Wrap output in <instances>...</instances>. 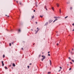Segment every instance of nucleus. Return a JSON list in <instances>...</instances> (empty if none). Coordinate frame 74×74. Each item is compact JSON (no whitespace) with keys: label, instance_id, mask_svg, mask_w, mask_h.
<instances>
[{"label":"nucleus","instance_id":"nucleus-1","mask_svg":"<svg viewBox=\"0 0 74 74\" xmlns=\"http://www.w3.org/2000/svg\"><path fill=\"white\" fill-rule=\"evenodd\" d=\"M49 61H50V66H51V65L52 64V62H51V60H50Z\"/></svg>","mask_w":74,"mask_h":74},{"label":"nucleus","instance_id":"nucleus-2","mask_svg":"<svg viewBox=\"0 0 74 74\" xmlns=\"http://www.w3.org/2000/svg\"><path fill=\"white\" fill-rule=\"evenodd\" d=\"M45 8L47 11V6L45 5Z\"/></svg>","mask_w":74,"mask_h":74},{"label":"nucleus","instance_id":"nucleus-3","mask_svg":"<svg viewBox=\"0 0 74 74\" xmlns=\"http://www.w3.org/2000/svg\"><path fill=\"white\" fill-rule=\"evenodd\" d=\"M39 30V29L38 30H37L36 31L35 34H37V33L38 32V31Z\"/></svg>","mask_w":74,"mask_h":74},{"label":"nucleus","instance_id":"nucleus-4","mask_svg":"<svg viewBox=\"0 0 74 74\" xmlns=\"http://www.w3.org/2000/svg\"><path fill=\"white\" fill-rule=\"evenodd\" d=\"M53 20H50L49 21V23H51V22H52V21Z\"/></svg>","mask_w":74,"mask_h":74},{"label":"nucleus","instance_id":"nucleus-5","mask_svg":"<svg viewBox=\"0 0 74 74\" xmlns=\"http://www.w3.org/2000/svg\"><path fill=\"white\" fill-rule=\"evenodd\" d=\"M48 22L46 23L45 25V26H46V25H48Z\"/></svg>","mask_w":74,"mask_h":74},{"label":"nucleus","instance_id":"nucleus-6","mask_svg":"<svg viewBox=\"0 0 74 74\" xmlns=\"http://www.w3.org/2000/svg\"><path fill=\"white\" fill-rule=\"evenodd\" d=\"M59 12H60V14H61V9H59Z\"/></svg>","mask_w":74,"mask_h":74},{"label":"nucleus","instance_id":"nucleus-7","mask_svg":"<svg viewBox=\"0 0 74 74\" xmlns=\"http://www.w3.org/2000/svg\"><path fill=\"white\" fill-rule=\"evenodd\" d=\"M57 5L58 7H59V4L58 3L57 4Z\"/></svg>","mask_w":74,"mask_h":74},{"label":"nucleus","instance_id":"nucleus-8","mask_svg":"<svg viewBox=\"0 0 74 74\" xmlns=\"http://www.w3.org/2000/svg\"><path fill=\"white\" fill-rule=\"evenodd\" d=\"M45 56H44L43 58H42V60H44V59H45Z\"/></svg>","mask_w":74,"mask_h":74},{"label":"nucleus","instance_id":"nucleus-9","mask_svg":"<svg viewBox=\"0 0 74 74\" xmlns=\"http://www.w3.org/2000/svg\"><path fill=\"white\" fill-rule=\"evenodd\" d=\"M12 65L14 67H15V64L14 63H13Z\"/></svg>","mask_w":74,"mask_h":74},{"label":"nucleus","instance_id":"nucleus-10","mask_svg":"<svg viewBox=\"0 0 74 74\" xmlns=\"http://www.w3.org/2000/svg\"><path fill=\"white\" fill-rule=\"evenodd\" d=\"M58 21V19H56L54 21H53V22H55V21Z\"/></svg>","mask_w":74,"mask_h":74},{"label":"nucleus","instance_id":"nucleus-11","mask_svg":"<svg viewBox=\"0 0 74 74\" xmlns=\"http://www.w3.org/2000/svg\"><path fill=\"white\" fill-rule=\"evenodd\" d=\"M52 10H53V11H54V8H53V7H52L51 8Z\"/></svg>","mask_w":74,"mask_h":74},{"label":"nucleus","instance_id":"nucleus-12","mask_svg":"<svg viewBox=\"0 0 74 74\" xmlns=\"http://www.w3.org/2000/svg\"><path fill=\"white\" fill-rule=\"evenodd\" d=\"M58 18L56 16H54V18H55V19H57Z\"/></svg>","mask_w":74,"mask_h":74},{"label":"nucleus","instance_id":"nucleus-13","mask_svg":"<svg viewBox=\"0 0 74 74\" xmlns=\"http://www.w3.org/2000/svg\"><path fill=\"white\" fill-rule=\"evenodd\" d=\"M35 5L36 7H38V5H37V4L36 3Z\"/></svg>","mask_w":74,"mask_h":74},{"label":"nucleus","instance_id":"nucleus-14","mask_svg":"<svg viewBox=\"0 0 74 74\" xmlns=\"http://www.w3.org/2000/svg\"><path fill=\"white\" fill-rule=\"evenodd\" d=\"M34 18V15H33V16L32 17V18Z\"/></svg>","mask_w":74,"mask_h":74},{"label":"nucleus","instance_id":"nucleus-15","mask_svg":"<svg viewBox=\"0 0 74 74\" xmlns=\"http://www.w3.org/2000/svg\"><path fill=\"white\" fill-rule=\"evenodd\" d=\"M3 58H5V55H3Z\"/></svg>","mask_w":74,"mask_h":74},{"label":"nucleus","instance_id":"nucleus-16","mask_svg":"<svg viewBox=\"0 0 74 74\" xmlns=\"http://www.w3.org/2000/svg\"><path fill=\"white\" fill-rule=\"evenodd\" d=\"M48 74H51V72H49L48 73Z\"/></svg>","mask_w":74,"mask_h":74},{"label":"nucleus","instance_id":"nucleus-17","mask_svg":"<svg viewBox=\"0 0 74 74\" xmlns=\"http://www.w3.org/2000/svg\"><path fill=\"white\" fill-rule=\"evenodd\" d=\"M70 10H71L73 9V8L72 7H71L70 8Z\"/></svg>","mask_w":74,"mask_h":74},{"label":"nucleus","instance_id":"nucleus-18","mask_svg":"<svg viewBox=\"0 0 74 74\" xmlns=\"http://www.w3.org/2000/svg\"><path fill=\"white\" fill-rule=\"evenodd\" d=\"M71 61L73 62V63H74V60H71Z\"/></svg>","mask_w":74,"mask_h":74},{"label":"nucleus","instance_id":"nucleus-19","mask_svg":"<svg viewBox=\"0 0 74 74\" xmlns=\"http://www.w3.org/2000/svg\"><path fill=\"white\" fill-rule=\"evenodd\" d=\"M18 32H21V29H19L18 30Z\"/></svg>","mask_w":74,"mask_h":74},{"label":"nucleus","instance_id":"nucleus-20","mask_svg":"<svg viewBox=\"0 0 74 74\" xmlns=\"http://www.w3.org/2000/svg\"><path fill=\"white\" fill-rule=\"evenodd\" d=\"M9 45L10 46H11V43H10L9 44Z\"/></svg>","mask_w":74,"mask_h":74},{"label":"nucleus","instance_id":"nucleus-21","mask_svg":"<svg viewBox=\"0 0 74 74\" xmlns=\"http://www.w3.org/2000/svg\"><path fill=\"white\" fill-rule=\"evenodd\" d=\"M2 64V66H4V64L3 63Z\"/></svg>","mask_w":74,"mask_h":74},{"label":"nucleus","instance_id":"nucleus-22","mask_svg":"<svg viewBox=\"0 0 74 74\" xmlns=\"http://www.w3.org/2000/svg\"><path fill=\"white\" fill-rule=\"evenodd\" d=\"M71 54H73V52H72V51H71Z\"/></svg>","mask_w":74,"mask_h":74},{"label":"nucleus","instance_id":"nucleus-23","mask_svg":"<svg viewBox=\"0 0 74 74\" xmlns=\"http://www.w3.org/2000/svg\"><path fill=\"white\" fill-rule=\"evenodd\" d=\"M40 17L41 18H42V17H43V16H41V15H40Z\"/></svg>","mask_w":74,"mask_h":74},{"label":"nucleus","instance_id":"nucleus-24","mask_svg":"<svg viewBox=\"0 0 74 74\" xmlns=\"http://www.w3.org/2000/svg\"><path fill=\"white\" fill-rule=\"evenodd\" d=\"M67 17H68V16H66L65 17V18H67Z\"/></svg>","mask_w":74,"mask_h":74},{"label":"nucleus","instance_id":"nucleus-25","mask_svg":"<svg viewBox=\"0 0 74 74\" xmlns=\"http://www.w3.org/2000/svg\"><path fill=\"white\" fill-rule=\"evenodd\" d=\"M8 69V68H7V67H6V66H5V69Z\"/></svg>","mask_w":74,"mask_h":74},{"label":"nucleus","instance_id":"nucleus-26","mask_svg":"<svg viewBox=\"0 0 74 74\" xmlns=\"http://www.w3.org/2000/svg\"><path fill=\"white\" fill-rule=\"evenodd\" d=\"M60 69H62V67H61V66H60Z\"/></svg>","mask_w":74,"mask_h":74},{"label":"nucleus","instance_id":"nucleus-27","mask_svg":"<svg viewBox=\"0 0 74 74\" xmlns=\"http://www.w3.org/2000/svg\"><path fill=\"white\" fill-rule=\"evenodd\" d=\"M3 62H3V61H2V64H3Z\"/></svg>","mask_w":74,"mask_h":74},{"label":"nucleus","instance_id":"nucleus-28","mask_svg":"<svg viewBox=\"0 0 74 74\" xmlns=\"http://www.w3.org/2000/svg\"><path fill=\"white\" fill-rule=\"evenodd\" d=\"M71 70V68H70L69 69V70Z\"/></svg>","mask_w":74,"mask_h":74},{"label":"nucleus","instance_id":"nucleus-29","mask_svg":"<svg viewBox=\"0 0 74 74\" xmlns=\"http://www.w3.org/2000/svg\"><path fill=\"white\" fill-rule=\"evenodd\" d=\"M48 56H51V55H50V54H48Z\"/></svg>","mask_w":74,"mask_h":74},{"label":"nucleus","instance_id":"nucleus-30","mask_svg":"<svg viewBox=\"0 0 74 74\" xmlns=\"http://www.w3.org/2000/svg\"><path fill=\"white\" fill-rule=\"evenodd\" d=\"M14 42H12V44H14Z\"/></svg>","mask_w":74,"mask_h":74},{"label":"nucleus","instance_id":"nucleus-31","mask_svg":"<svg viewBox=\"0 0 74 74\" xmlns=\"http://www.w3.org/2000/svg\"><path fill=\"white\" fill-rule=\"evenodd\" d=\"M27 67H28V69H29V66H27Z\"/></svg>","mask_w":74,"mask_h":74},{"label":"nucleus","instance_id":"nucleus-32","mask_svg":"<svg viewBox=\"0 0 74 74\" xmlns=\"http://www.w3.org/2000/svg\"><path fill=\"white\" fill-rule=\"evenodd\" d=\"M72 25H73V26H74V23H73V24H72Z\"/></svg>","mask_w":74,"mask_h":74},{"label":"nucleus","instance_id":"nucleus-33","mask_svg":"<svg viewBox=\"0 0 74 74\" xmlns=\"http://www.w3.org/2000/svg\"><path fill=\"white\" fill-rule=\"evenodd\" d=\"M37 29L38 30H39V29H38V27L37 28Z\"/></svg>","mask_w":74,"mask_h":74},{"label":"nucleus","instance_id":"nucleus-34","mask_svg":"<svg viewBox=\"0 0 74 74\" xmlns=\"http://www.w3.org/2000/svg\"><path fill=\"white\" fill-rule=\"evenodd\" d=\"M40 56H41V55H39V57H40Z\"/></svg>","mask_w":74,"mask_h":74},{"label":"nucleus","instance_id":"nucleus-35","mask_svg":"<svg viewBox=\"0 0 74 74\" xmlns=\"http://www.w3.org/2000/svg\"><path fill=\"white\" fill-rule=\"evenodd\" d=\"M69 58L70 59V60H71V58H70V57H69Z\"/></svg>","mask_w":74,"mask_h":74},{"label":"nucleus","instance_id":"nucleus-36","mask_svg":"<svg viewBox=\"0 0 74 74\" xmlns=\"http://www.w3.org/2000/svg\"><path fill=\"white\" fill-rule=\"evenodd\" d=\"M61 71V69H60L59 71H59Z\"/></svg>","mask_w":74,"mask_h":74},{"label":"nucleus","instance_id":"nucleus-37","mask_svg":"<svg viewBox=\"0 0 74 74\" xmlns=\"http://www.w3.org/2000/svg\"><path fill=\"white\" fill-rule=\"evenodd\" d=\"M35 23H36V24H37V22H35Z\"/></svg>","mask_w":74,"mask_h":74},{"label":"nucleus","instance_id":"nucleus-38","mask_svg":"<svg viewBox=\"0 0 74 74\" xmlns=\"http://www.w3.org/2000/svg\"><path fill=\"white\" fill-rule=\"evenodd\" d=\"M36 11V10H34V12H35Z\"/></svg>","mask_w":74,"mask_h":74},{"label":"nucleus","instance_id":"nucleus-39","mask_svg":"<svg viewBox=\"0 0 74 74\" xmlns=\"http://www.w3.org/2000/svg\"><path fill=\"white\" fill-rule=\"evenodd\" d=\"M57 45H59V44L57 43Z\"/></svg>","mask_w":74,"mask_h":74},{"label":"nucleus","instance_id":"nucleus-40","mask_svg":"<svg viewBox=\"0 0 74 74\" xmlns=\"http://www.w3.org/2000/svg\"><path fill=\"white\" fill-rule=\"evenodd\" d=\"M48 53H50V51H49L48 52Z\"/></svg>","mask_w":74,"mask_h":74},{"label":"nucleus","instance_id":"nucleus-41","mask_svg":"<svg viewBox=\"0 0 74 74\" xmlns=\"http://www.w3.org/2000/svg\"><path fill=\"white\" fill-rule=\"evenodd\" d=\"M70 63L71 64H73V63H72L71 62H70Z\"/></svg>","mask_w":74,"mask_h":74},{"label":"nucleus","instance_id":"nucleus-42","mask_svg":"<svg viewBox=\"0 0 74 74\" xmlns=\"http://www.w3.org/2000/svg\"><path fill=\"white\" fill-rule=\"evenodd\" d=\"M22 49V50H23V48H21Z\"/></svg>","mask_w":74,"mask_h":74},{"label":"nucleus","instance_id":"nucleus-43","mask_svg":"<svg viewBox=\"0 0 74 74\" xmlns=\"http://www.w3.org/2000/svg\"><path fill=\"white\" fill-rule=\"evenodd\" d=\"M72 51H74V49H72Z\"/></svg>","mask_w":74,"mask_h":74},{"label":"nucleus","instance_id":"nucleus-44","mask_svg":"<svg viewBox=\"0 0 74 74\" xmlns=\"http://www.w3.org/2000/svg\"><path fill=\"white\" fill-rule=\"evenodd\" d=\"M30 64V65H32V63H30V64Z\"/></svg>","mask_w":74,"mask_h":74},{"label":"nucleus","instance_id":"nucleus-45","mask_svg":"<svg viewBox=\"0 0 74 74\" xmlns=\"http://www.w3.org/2000/svg\"><path fill=\"white\" fill-rule=\"evenodd\" d=\"M8 17H9V16H8L7 18H8Z\"/></svg>","mask_w":74,"mask_h":74},{"label":"nucleus","instance_id":"nucleus-46","mask_svg":"<svg viewBox=\"0 0 74 74\" xmlns=\"http://www.w3.org/2000/svg\"><path fill=\"white\" fill-rule=\"evenodd\" d=\"M42 60V61H43V60Z\"/></svg>","mask_w":74,"mask_h":74},{"label":"nucleus","instance_id":"nucleus-47","mask_svg":"<svg viewBox=\"0 0 74 74\" xmlns=\"http://www.w3.org/2000/svg\"><path fill=\"white\" fill-rule=\"evenodd\" d=\"M73 31H74V29L73 30Z\"/></svg>","mask_w":74,"mask_h":74},{"label":"nucleus","instance_id":"nucleus-48","mask_svg":"<svg viewBox=\"0 0 74 74\" xmlns=\"http://www.w3.org/2000/svg\"><path fill=\"white\" fill-rule=\"evenodd\" d=\"M67 66H69V64H67Z\"/></svg>","mask_w":74,"mask_h":74},{"label":"nucleus","instance_id":"nucleus-49","mask_svg":"<svg viewBox=\"0 0 74 74\" xmlns=\"http://www.w3.org/2000/svg\"><path fill=\"white\" fill-rule=\"evenodd\" d=\"M18 1H16V3H18Z\"/></svg>","mask_w":74,"mask_h":74},{"label":"nucleus","instance_id":"nucleus-50","mask_svg":"<svg viewBox=\"0 0 74 74\" xmlns=\"http://www.w3.org/2000/svg\"><path fill=\"white\" fill-rule=\"evenodd\" d=\"M20 4H21V3H20Z\"/></svg>","mask_w":74,"mask_h":74},{"label":"nucleus","instance_id":"nucleus-51","mask_svg":"<svg viewBox=\"0 0 74 74\" xmlns=\"http://www.w3.org/2000/svg\"><path fill=\"white\" fill-rule=\"evenodd\" d=\"M5 15V16H7V15Z\"/></svg>","mask_w":74,"mask_h":74},{"label":"nucleus","instance_id":"nucleus-52","mask_svg":"<svg viewBox=\"0 0 74 74\" xmlns=\"http://www.w3.org/2000/svg\"><path fill=\"white\" fill-rule=\"evenodd\" d=\"M70 50H69V52H70Z\"/></svg>","mask_w":74,"mask_h":74},{"label":"nucleus","instance_id":"nucleus-53","mask_svg":"<svg viewBox=\"0 0 74 74\" xmlns=\"http://www.w3.org/2000/svg\"><path fill=\"white\" fill-rule=\"evenodd\" d=\"M43 53H44L43 52V53H42V54H43Z\"/></svg>","mask_w":74,"mask_h":74},{"label":"nucleus","instance_id":"nucleus-54","mask_svg":"<svg viewBox=\"0 0 74 74\" xmlns=\"http://www.w3.org/2000/svg\"><path fill=\"white\" fill-rule=\"evenodd\" d=\"M33 45H34V43Z\"/></svg>","mask_w":74,"mask_h":74},{"label":"nucleus","instance_id":"nucleus-55","mask_svg":"<svg viewBox=\"0 0 74 74\" xmlns=\"http://www.w3.org/2000/svg\"><path fill=\"white\" fill-rule=\"evenodd\" d=\"M31 30H32V31H33V29H31Z\"/></svg>","mask_w":74,"mask_h":74},{"label":"nucleus","instance_id":"nucleus-56","mask_svg":"<svg viewBox=\"0 0 74 74\" xmlns=\"http://www.w3.org/2000/svg\"><path fill=\"white\" fill-rule=\"evenodd\" d=\"M36 30H35V32H36Z\"/></svg>","mask_w":74,"mask_h":74},{"label":"nucleus","instance_id":"nucleus-57","mask_svg":"<svg viewBox=\"0 0 74 74\" xmlns=\"http://www.w3.org/2000/svg\"><path fill=\"white\" fill-rule=\"evenodd\" d=\"M67 3V4H69V3Z\"/></svg>","mask_w":74,"mask_h":74},{"label":"nucleus","instance_id":"nucleus-58","mask_svg":"<svg viewBox=\"0 0 74 74\" xmlns=\"http://www.w3.org/2000/svg\"><path fill=\"white\" fill-rule=\"evenodd\" d=\"M57 36H58V35H57Z\"/></svg>","mask_w":74,"mask_h":74},{"label":"nucleus","instance_id":"nucleus-59","mask_svg":"<svg viewBox=\"0 0 74 74\" xmlns=\"http://www.w3.org/2000/svg\"><path fill=\"white\" fill-rule=\"evenodd\" d=\"M42 57H43V56H42Z\"/></svg>","mask_w":74,"mask_h":74},{"label":"nucleus","instance_id":"nucleus-60","mask_svg":"<svg viewBox=\"0 0 74 74\" xmlns=\"http://www.w3.org/2000/svg\"><path fill=\"white\" fill-rule=\"evenodd\" d=\"M40 66H41V64H40Z\"/></svg>","mask_w":74,"mask_h":74}]
</instances>
